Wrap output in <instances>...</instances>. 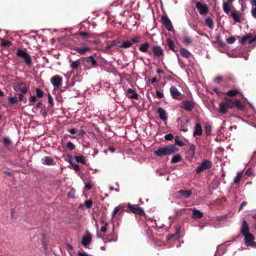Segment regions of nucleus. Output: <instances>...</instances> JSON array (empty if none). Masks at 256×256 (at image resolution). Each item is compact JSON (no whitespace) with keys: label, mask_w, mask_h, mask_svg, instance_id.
<instances>
[{"label":"nucleus","mask_w":256,"mask_h":256,"mask_svg":"<svg viewBox=\"0 0 256 256\" xmlns=\"http://www.w3.org/2000/svg\"><path fill=\"white\" fill-rule=\"evenodd\" d=\"M164 138L166 140H171L173 139L174 136L172 134H168L165 135Z\"/></svg>","instance_id":"52"},{"label":"nucleus","mask_w":256,"mask_h":256,"mask_svg":"<svg viewBox=\"0 0 256 256\" xmlns=\"http://www.w3.org/2000/svg\"><path fill=\"white\" fill-rule=\"evenodd\" d=\"M108 228L107 226L105 225L104 226H102L100 228V230L102 232H106L107 231Z\"/></svg>","instance_id":"61"},{"label":"nucleus","mask_w":256,"mask_h":256,"mask_svg":"<svg viewBox=\"0 0 256 256\" xmlns=\"http://www.w3.org/2000/svg\"><path fill=\"white\" fill-rule=\"evenodd\" d=\"M226 104L222 102L220 104L218 112L222 114H225L226 113L227 110L226 108Z\"/></svg>","instance_id":"31"},{"label":"nucleus","mask_w":256,"mask_h":256,"mask_svg":"<svg viewBox=\"0 0 256 256\" xmlns=\"http://www.w3.org/2000/svg\"><path fill=\"white\" fill-rule=\"evenodd\" d=\"M92 241V234L89 233L87 232L86 234L84 236L82 237V244L84 246V247H86L87 246L90 244Z\"/></svg>","instance_id":"9"},{"label":"nucleus","mask_w":256,"mask_h":256,"mask_svg":"<svg viewBox=\"0 0 256 256\" xmlns=\"http://www.w3.org/2000/svg\"><path fill=\"white\" fill-rule=\"evenodd\" d=\"M232 3H228L226 2H223L222 3V9L224 12L226 14H228L230 12V5Z\"/></svg>","instance_id":"25"},{"label":"nucleus","mask_w":256,"mask_h":256,"mask_svg":"<svg viewBox=\"0 0 256 256\" xmlns=\"http://www.w3.org/2000/svg\"><path fill=\"white\" fill-rule=\"evenodd\" d=\"M3 144L6 146H8L11 144V141L10 138L8 136H5L3 139Z\"/></svg>","instance_id":"41"},{"label":"nucleus","mask_w":256,"mask_h":256,"mask_svg":"<svg viewBox=\"0 0 256 256\" xmlns=\"http://www.w3.org/2000/svg\"><path fill=\"white\" fill-rule=\"evenodd\" d=\"M194 106V103L193 102L190 100H184L182 102V108L187 111H191Z\"/></svg>","instance_id":"11"},{"label":"nucleus","mask_w":256,"mask_h":256,"mask_svg":"<svg viewBox=\"0 0 256 256\" xmlns=\"http://www.w3.org/2000/svg\"><path fill=\"white\" fill-rule=\"evenodd\" d=\"M247 42L250 46L252 45L256 42V36L252 37L250 36H244L241 40L242 44H244Z\"/></svg>","instance_id":"13"},{"label":"nucleus","mask_w":256,"mask_h":256,"mask_svg":"<svg viewBox=\"0 0 256 256\" xmlns=\"http://www.w3.org/2000/svg\"><path fill=\"white\" fill-rule=\"evenodd\" d=\"M183 42L186 45L188 46L192 44V40L190 37L185 36L183 39Z\"/></svg>","instance_id":"42"},{"label":"nucleus","mask_w":256,"mask_h":256,"mask_svg":"<svg viewBox=\"0 0 256 256\" xmlns=\"http://www.w3.org/2000/svg\"><path fill=\"white\" fill-rule=\"evenodd\" d=\"M86 62L88 63V68L96 67L98 65L97 58L92 55L88 56Z\"/></svg>","instance_id":"8"},{"label":"nucleus","mask_w":256,"mask_h":256,"mask_svg":"<svg viewBox=\"0 0 256 256\" xmlns=\"http://www.w3.org/2000/svg\"><path fill=\"white\" fill-rule=\"evenodd\" d=\"M78 256H88V254L87 253H86V252H78Z\"/></svg>","instance_id":"58"},{"label":"nucleus","mask_w":256,"mask_h":256,"mask_svg":"<svg viewBox=\"0 0 256 256\" xmlns=\"http://www.w3.org/2000/svg\"><path fill=\"white\" fill-rule=\"evenodd\" d=\"M36 100V98L34 96H30V102H34Z\"/></svg>","instance_id":"62"},{"label":"nucleus","mask_w":256,"mask_h":256,"mask_svg":"<svg viewBox=\"0 0 256 256\" xmlns=\"http://www.w3.org/2000/svg\"><path fill=\"white\" fill-rule=\"evenodd\" d=\"M157 112L160 118L164 122H165L168 119L167 114L166 110L160 107L158 108Z\"/></svg>","instance_id":"15"},{"label":"nucleus","mask_w":256,"mask_h":256,"mask_svg":"<svg viewBox=\"0 0 256 256\" xmlns=\"http://www.w3.org/2000/svg\"><path fill=\"white\" fill-rule=\"evenodd\" d=\"M246 174L248 176H253V170L251 168H248L245 172Z\"/></svg>","instance_id":"53"},{"label":"nucleus","mask_w":256,"mask_h":256,"mask_svg":"<svg viewBox=\"0 0 256 256\" xmlns=\"http://www.w3.org/2000/svg\"><path fill=\"white\" fill-rule=\"evenodd\" d=\"M235 41H236V38L233 36L228 38L226 39V42L230 44H232L234 43Z\"/></svg>","instance_id":"51"},{"label":"nucleus","mask_w":256,"mask_h":256,"mask_svg":"<svg viewBox=\"0 0 256 256\" xmlns=\"http://www.w3.org/2000/svg\"><path fill=\"white\" fill-rule=\"evenodd\" d=\"M128 94H130L132 95L130 96V98L132 99H137L138 98V94L136 92V91L132 90L131 88H129L127 90Z\"/></svg>","instance_id":"28"},{"label":"nucleus","mask_w":256,"mask_h":256,"mask_svg":"<svg viewBox=\"0 0 256 256\" xmlns=\"http://www.w3.org/2000/svg\"><path fill=\"white\" fill-rule=\"evenodd\" d=\"M175 142L179 146H184V143L180 140L178 136H176L175 138Z\"/></svg>","instance_id":"45"},{"label":"nucleus","mask_w":256,"mask_h":256,"mask_svg":"<svg viewBox=\"0 0 256 256\" xmlns=\"http://www.w3.org/2000/svg\"><path fill=\"white\" fill-rule=\"evenodd\" d=\"M224 102L226 106L230 108H232L234 106V101L228 98H224Z\"/></svg>","instance_id":"29"},{"label":"nucleus","mask_w":256,"mask_h":256,"mask_svg":"<svg viewBox=\"0 0 256 256\" xmlns=\"http://www.w3.org/2000/svg\"><path fill=\"white\" fill-rule=\"evenodd\" d=\"M205 130L206 135L210 134L212 132V127L208 124H206L205 126Z\"/></svg>","instance_id":"44"},{"label":"nucleus","mask_w":256,"mask_h":256,"mask_svg":"<svg viewBox=\"0 0 256 256\" xmlns=\"http://www.w3.org/2000/svg\"><path fill=\"white\" fill-rule=\"evenodd\" d=\"M16 54L18 57L22 58L27 65L30 66L32 62V58L30 56L27 52L26 50L18 49Z\"/></svg>","instance_id":"2"},{"label":"nucleus","mask_w":256,"mask_h":256,"mask_svg":"<svg viewBox=\"0 0 256 256\" xmlns=\"http://www.w3.org/2000/svg\"><path fill=\"white\" fill-rule=\"evenodd\" d=\"M9 102L12 104H16L18 102V98L16 96H12L8 98Z\"/></svg>","instance_id":"49"},{"label":"nucleus","mask_w":256,"mask_h":256,"mask_svg":"<svg viewBox=\"0 0 256 256\" xmlns=\"http://www.w3.org/2000/svg\"><path fill=\"white\" fill-rule=\"evenodd\" d=\"M72 166H73L74 169V170H76V171H78L80 170L79 165L76 164H72Z\"/></svg>","instance_id":"63"},{"label":"nucleus","mask_w":256,"mask_h":256,"mask_svg":"<svg viewBox=\"0 0 256 256\" xmlns=\"http://www.w3.org/2000/svg\"><path fill=\"white\" fill-rule=\"evenodd\" d=\"M128 207L132 211L133 213L142 215L144 212L143 209L139 206L132 205L130 204H128Z\"/></svg>","instance_id":"12"},{"label":"nucleus","mask_w":256,"mask_h":256,"mask_svg":"<svg viewBox=\"0 0 256 256\" xmlns=\"http://www.w3.org/2000/svg\"><path fill=\"white\" fill-rule=\"evenodd\" d=\"M240 92V89L236 88L234 90H230L227 92L226 94L229 96H236Z\"/></svg>","instance_id":"26"},{"label":"nucleus","mask_w":256,"mask_h":256,"mask_svg":"<svg viewBox=\"0 0 256 256\" xmlns=\"http://www.w3.org/2000/svg\"><path fill=\"white\" fill-rule=\"evenodd\" d=\"M242 172H238L236 176L234 178V183L236 184H237L240 180V179L242 177Z\"/></svg>","instance_id":"39"},{"label":"nucleus","mask_w":256,"mask_h":256,"mask_svg":"<svg viewBox=\"0 0 256 256\" xmlns=\"http://www.w3.org/2000/svg\"><path fill=\"white\" fill-rule=\"evenodd\" d=\"M241 233L243 236L250 234L248 224L245 220H243L242 222Z\"/></svg>","instance_id":"14"},{"label":"nucleus","mask_w":256,"mask_h":256,"mask_svg":"<svg viewBox=\"0 0 256 256\" xmlns=\"http://www.w3.org/2000/svg\"><path fill=\"white\" fill-rule=\"evenodd\" d=\"M181 230V226L180 224H177L176 226V234L178 235L180 234Z\"/></svg>","instance_id":"55"},{"label":"nucleus","mask_w":256,"mask_h":256,"mask_svg":"<svg viewBox=\"0 0 256 256\" xmlns=\"http://www.w3.org/2000/svg\"><path fill=\"white\" fill-rule=\"evenodd\" d=\"M167 44L170 49L172 50L173 52H176V50L174 48V42L171 38H168L167 39Z\"/></svg>","instance_id":"37"},{"label":"nucleus","mask_w":256,"mask_h":256,"mask_svg":"<svg viewBox=\"0 0 256 256\" xmlns=\"http://www.w3.org/2000/svg\"><path fill=\"white\" fill-rule=\"evenodd\" d=\"M11 42L8 40H5L4 39L1 40V44L2 46L8 47L10 46L11 45Z\"/></svg>","instance_id":"40"},{"label":"nucleus","mask_w":256,"mask_h":256,"mask_svg":"<svg viewBox=\"0 0 256 256\" xmlns=\"http://www.w3.org/2000/svg\"><path fill=\"white\" fill-rule=\"evenodd\" d=\"M202 216H203L202 212H201L200 210H193L192 217L194 218H200Z\"/></svg>","instance_id":"27"},{"label":"nucleus","mask_w":256,"mask_h":256,"mask_svg":"<svg viewBox=\"0 0 256 256\" xmlns=\"http://www.w3.org/2000/svg\"><path fill=\"white\" fill-rule=\"evenodd\" d=\"M66 148L70 150H72L75 148V146L74 144L72 142H68L66 144Z\"/></svg>","instance_id":"46"},{"label":"nucleus","mask_w":256,"mask_h":256,"mask_svg":"<svg viewBox=\"0 0 256 256\" xmlns=\"http://www.w3.org/2000/svg\"><path fill=\"white\" fill-rule=\"evenodd\" d=\"M36 96L38 98H42L43 96V92L39 88L36 89Z\"/></svg>","instance_id":"50"},{"label":"nucleus","mask_w":256,"mask_h":256,"mask_svg":"<svg viewBox=\"0 0 256 256\" xmlns=\"http://www.w3.org/2000/svg\"><path fill=\"white\" fill-rule=\"evenodd\" d=\"M234 106H236L239 108H242L243 106L241 104L240 100L239 99H236L234 101Z\"/></svg>","instance_id":"43"},{"label":"nucleus","mask_w":256,"mask_h":256,"mask_svg":"<svg viewBox=\"0 0 256 256\" xmlns=\"http://www.w3.org/2000/svg\"><path fill=\"white\" fill-rule=\"evenodd\" d=\"M50 82L55 88H58L62 84V78L59 76L56 75L50 79Z\"/></svg>","instance_id":"10"},{"label":"nucleus","mask_w":256,"mask_h":256,"mask_svg":"<svg viewBox=\"0 0 256 256\" xmlns=\"http://www.w3.org/2000/svg\"><path fill=\"white\" fill-rule=\"evenodd\" d=\"M153 52L156 56H160L164 54L163 50L158 46H154L153 47Z\"/></svg>","instance_id":"19"},{"label":"nucleus","mask_w":256,"mask_h":256,"mask_svg":"<svg viewBox=\"0 0 256 256\" xmlns=\"http://www.w3.org/2000/svg\"><path fill=\"white\" fill-rule=\"evenodd\" d=\"M202 130L200 124H196L194 126L193 136H201L202 134Z\"/></svg>","instance_id":"16"},{"label":"nucleus","mask_w":256,"mask_h":256,"mask_svg":"<svg viewBox=\"0 0 256 256\" xmlns=\"http://www.w3.org/2000/svg\"><path fill=\"white\" fill-rule=\"evenodd\" d=\"M178 193L183 198H188L192 194V192L190 190H180L178 192Z\"/></svg>","instance_id":"21"},{"label":"nucleus","mask_w":256,"mask_h":256,"mask_svg":"<svg viewBox=\"0 0 256 256\" xmlns=\"http://www.w3.org/2000/svg\"><path fill=\"white\" fill-rule=\"evenodd\" d=\"M178 150V149L175 144H171L164 148H158L156 150L154 151V153L158 156H162L172 154Z\"/></svg>","instance_id":"1"},{"label":"nucleus","mask_w":256,"mask_h":256,"mask_svg":"<svg viewBox=\"0 0 256 256\" xmlns=\"http://www.w3.org/2000/svg\"><path fill=\"white\" fill-rule=\"evenodd\" d=\"M120 44V42L118 40H112L110 42H108L106 46V48L108 50H110L114 48V46H117Z\"/></svg>","instance_id":"23"},{"label":"nucleus","mask_w":256,"mask_h":256,"mask_svg":"<svg viewBox=\"0 0 256 256\" xmlns=\"http://www.w3.org/2000/svg\"><path fill=\"white\" fill-rule=\"evenodd\" d=\"M42 164H44L52 166L54 164V160L50 156H45L42 160Z\"/></svg>","instance_id":"20"},{"label":"nucleus","mask_w":256,"mask_h":256,"mask_svg":"<svg viewBox=\"0 0 256 256\" xmlns=\"http://www.w3.org/2000/svg\"><path fill=\"white\" fill-rule=\"evenodd\" d=\"M149 46V44L148 42H145L140 45V46L139 48V50L142 52H146L148 50Z\"/></svg>","instance_id":"33"},{"label":"nucleus","mask_w":256,"mask_h":256,"mask_svg":"<svg viewBox=\"0 0 256 256\" xmlns=\"http://www.w3.org/2000/svg\"><path fill=\"white\" fill-rule=\"evenodd\" d=\"M130 41L132 42V44L134 43L138 42L140 41V38L138 36L133 37Z\"/></svg>","instance_id":"47"},{"label":"nucleus","mask_w":256,"mask_h":256,"mask_svg":"<svg viewBox=\"0 0 256 256\" xmlns=\"http://www.w3.org/2000/svg\"><path fill=\"white\" fill-rule=\"evenodd\" d=\"M92 204V202L90 200H88L84 202V206L88 208H90Z\"/></svg>","instance_id":"48"},{"label":"nucleus","mask_w":256,"mask_h":256,"mask_svg":"<svg viewBox=\"0 0 256 256\" xmlns=\"http://www.w3.org/2000/svg\"><path fill=\"white\" fill-rule=\"evenodd\" d=\"M68 132H69L72 134H75L76 133V129L74 128H72L68 129Z\"/></svg>","instance_id":"60"},{"label":"nucleus","mask_w":256,"mask_h":256,"mask_svg":"<svg viewBox=\"0 0 256 256\" xmlns=\"http://www.w3.org/2000/svg\"><path fill=\"white\" fill-rule=\"evenodd\" d=\"M182 159V158L180 154H176L174 156L171 160L172 164H176L179 162Z\"/></svg>","instance_id":"36"},{"label":"nucleus","mask_w":256,"mask_h":256,"mask_svg":"<svg viewBox=\"0 0 256 256\" xmlns=\"http://www.w3.org/2000/svg\"><path fill=\"white\" fill-rule=\"evenodd\" d=\"M222 80L221 76H218L214 79V82L216 83H220Z\"/></svg>","instance_id":"64"},{"label":"nucleus","mask_w":256,"mask_h":256,"mask_svg":"<svg viewBox=\"0 0 256 256\" xmlns=\"http://www.w3.org/2000/svg\"><path fill=\"white\" fill-rule=\"evenodd\" d=\"M170 95L172 98L176 100H182V94L174 86H172L170 88Z\"/></svg>","instance_id":"6"},{"label":"nucleus","mask_w":256,"mask_h":256,"mask_svg":"<svg viewBox=\"0 0 256 256\" xmlns=\"http://www.w3.org/2000/svg\"><path fill=\"white\" fill-rule=\"evenodd\" d=\"M24 94H19L18 96H19V100L20 101H24V102H26V98H24Z\"/></svg>","instance_id":"56"},{"label":"nucleus","mask_w":256,"mask_h":256,"mask_svg":"<svg viewBox=\"0 0 256 256\" xmlns=\"http://www.w3.org/2000/svg\"><path fill=\"white\" fill-rule=\"evenodd\" d=\"M251 14L252 16L256 18V7L252 8L251 10Z\"/></svg>","instance_id":"57"},{"label":"nucleus","mask_w":256,"mask_h":256,"mask_svg":"<svg viewBox=\"0 0 256 256\" xmlns=\"http://www.w3.org/2000/svg\"><path fill=\"white\" fill-rule=\"evenodd\" d=\"M196 6L201 15L206 14L208 12V7L206 4H202L200 2H196Z\"/></svg>","instance_id":"7"},{"label":"nucleus","mask_w":256,"mask_h":256,"mask_svg":"<svg viewBox=\"0 0 256 256\" xmlns=\"http://www.w3.org/2000/svg\"><path fill=\"white\" fill-rule=\"evenodd\" d=\"M85 188L87 190H90L92 188V185L90 183L86 182L85 183Z\"/></svg>","instance_id":"59"},{"label":"nucleus","mask_w":256,"mask_h":256,"mask_svg":"<svg viewBox=\"0 0 256 256\" xmlns=\"http://www.w3.org/2000/svg\"><path fill=\"white\" fill-rule=\"evenodd\" d=\"M180 52L183 57L186 58H190V57L193 56L189 50L184 48H181L180 49Z\"/></svg>","instance_id":"18"},{"label":"nucleus","mask_w":256,"mask_h":256,"mask_svg":"<svg viewBox=\"0 0 256 256\" xmlns=\"http://www.w3.org/2000/svg\"><path fill=\"white\" fill-rule=\"evenodd\" d=\"M205 24L208 26L210 28H213L214 22L210 18H206L205 20Z\"/></svg>","instance_id":"35"},{"label":"nucleus","mask_w":256,"mask_h":256,"mask_svg":"<svg viewBox=\"0 0 256 256\" xmlns=\"http://www.w3.org/2000/svg\"><path fill=\"white\" fill-rule=\"evenodd\" d=\"M125 206L124 205H119L116 208H115L113 210V212L112 213V217L114 218V216L118 213L119 212L120 210H122L124 208Z\"/></svg>","instance_id":"30"},{"label":"nucleus","mask_w":256,"mask_h":256,"mask_svg":"<svg viewBox=\"0 0 256 256\" xmlns=\"http://www.w3.org/2000/svg\"><path fill=\"white\" fill-rule=\"evenodd\" d=\"M156 95L157 97L159 98H162L164 96L163 92L158 90H156Z\"/></svg>","instance_id":"54"},{"label":"nucleus","mask_w":256,"mask_h":256,"mask_svg":"<svg viewBox=\"0 0 256 256\" xmlns=\"http://www.w3.org/2000/svg\"><path fill=\"white\" fill-rule=\"evenodd\" d=\"M80 65V59H78L77 60L72 62L70 64V66L72 69L76 70L78 68Z\"/></svg>","instance_id":"34"},{"label":"nucleus","mask_w":256,"mask_h":256,"mask_svg":"<svg viewBox=\"0 0 256 256\" xmlns=\"http://www.w3.org/2000/svg\"><path fill=\"white\" fill-rule=\"evenodd\" d=\"M161 22L168 31L172 32L174 28L172 22L167 16H162L161 17Z\"/></svg>","instance_id":"5"},{"label":"nucleus","mask_w":256,"mask_h":256,"mask_svg":"<svg viewBox=\"0 0 256 256\" xmlns=\"http://www.w3.org/2000/svg\"><path fill=\"white\" fill-rule=\"evenodd\" d=\"M244 244L248 246H251L256 248V242H254V236L251 234H248L244 236Z\"/></svg>","instance_id":"3"},{"label":"nucleus","mask_w":256,"mask_h":256,"mask_svg":"<svg viewBox=\"0 0 256 256\" xmlns=\"http://www.w3.org/2000/svg\"><path fill=\"white\" fill-rule=\"evenodd\" d=\"M74 159L77 162H80L82 164H85L86 162L84 157L82 156H76Z\"/></svg>","instance_id":"38"},{"label":"nucleus","mask_w":256,"mask_h":256,"mask_svg":"<svg viewBox=\"0 0 256 256\" xmlns=\"http://www.w3.org/2000/svg\"><path fill=\"white\" fill-rule=\"evenodd\" d=\"M231 16L232 17L235 22H240L241 20L238 12L235 11L232 12H231Z\"/></svg>","instance_id":"24"},{"label":"nucleus","mask_w":256,"mask_h":256,"mask_svg":"<svg viewBox=\"0 0 256 256\" xmlns=\"http://www.w3.org/2000/svg\"><path fill=\"white\" fill-rule=\"evenodd\" d=\"M16 88L22 94H26L28 92V88L24 83H18L16 86Z\"/></svg>","instance_id":"17"},{"label":"nucleus","mask_w":256,"mask_h":256,"mask_svg":"<svg viewBox=\"0 0 256 256\" xmlns=\"http://www.w3.org/2000/svg\"><path fill=\"white\" fill-rule=\"evenodd\" d=\"M132 45V42L130 41V40H128L124 42L121 44L119 45L118 48H130Z\"/></svg>","instance_id":"32"},{"label":"nucleus","mask_w":256,"mask_h":256,"mask_svg":"<svg viewBox=\"0 0 256 256\" xmlns=\"http://www.w3.org/2000/svg\"><path fill=\"white\" fill-rule=\"evenodd\" d=\"M212 166V163L210 160H205L197 167L196 172L198 174L200 173L201 172L211 168Z\"/></svg>","instance_id":"4"},{"label":"nucleus","mask_w":256,"mask_h":256,"mask_svg":"<svg viewBox=\"0 0 256 256\" xmlns=\"http://www.w3.org/2000/svg\"><path fill=\"white\" fill-rule=\"evenodd\" d=\"M75 50L80 54H84L90 50V48L88 47L76 48Z\"/></svg>","instance_id":"22"}]
</instances>
